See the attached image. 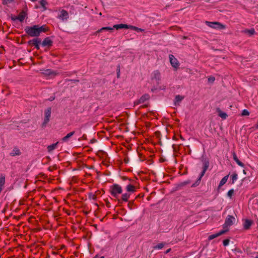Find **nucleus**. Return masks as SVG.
Returning a JSON list of instances; mask_svg holds the SVG:
<instances>
[{"label":"nucleus","mask_w":258,"mask_h":258,"mask_svg":"<svg viewBox=\"0 0 258 258\" xmlns=\"http://www.w3.org/2000/svg\"><path fill=\"white\" fill-rule=\"evenodd\" d=\"M47 31V28L46 25H42L39 26V25H35L33 26H27L25 28L26 33L31 37H38L42 32H45Z\"/></svg>","instance_id":"obj_1"},{"label":"nucleus","mask_w":258,"mask_h":258,"mask_svg":"<svg viewBox=\"0 0 258 258\" xmlns=\"http://www.w3.org/2000/svg\"><path fill=\"white\" fill-rule=\"evenodd\" d=\"M110 191L111 195L113 197L117 198L118 195L122 192V188L119 185L114 184L110 186Z\"/></svg>","instance_id":"obj_2"},{"label":"nucleus","mask_w":258,"mask_h":258,"mask_svg":"<svg viewBox=\"0 0 258 258\" xmlns=\"http://www.w3.org/2000/svg\"><path fill=\"white\" fill-rule=\"evenodd\" d=\"M205 23L209 27L216 29L222 30L225 29V25L218 22L206 21Z\"/></svg>","instance_id":"obj_3"},{"label":"nucleus","mask_w":258,"mask_h":258,"mask_svg":"<svg viewBox=\"0 0 258 258\" xmlns=\"http://www.w3.org/2000/svg\"><path fill=\"white\" fill-rule=\"evenodd\" d=\"M209 163L208 161L205 160L203 162V170L200 174V176L199 177L198 179L196 181V183H194L192 185V187H195L196 185H198L201 181V178L204 175L206 171L209 167Z\"/></svg>","instance_id":"obj_4"},{"label":"nucleus","mask_w":258,"mask_h":258,"mask_svg":"<svg viewBox=\"0 0 258 258\" xmlns=\"http://www.w3.org/2000/svg\"><path fill=\"white\" fill-rule=\"evenodd\" d=\"M235 220V218L231 215H228L225 219V223L223 224V228L228 229L227 228L229 226H231L233 224V222Z\"/></svg>","instance_id":"obj_5"},{"label":"nucleus","mask_w":258,"mask_h":258,"mask_svg":"<svg viewBox=\"0 0 258 258\" xmlns=\"http://www.w3.org/2000/svg\"><path fill=\"white\" fill-rule=\"evenodd\" d=\"M51 113V108L48 107L45 110V117L42 123L43 126H45L49 122Z\"/></svg>","instance_id":"obj_6"},{"label":"nucleus","mask_w":258,"mask_h":258,"mask_svg":"<svg viewBox=\"0 0 258 258\" xmlns=\"http://www.w3.org/2000/svg\"><path fill=\"white\" fill-rule=\"evenodd\" d=\"M41 39L40 38H37L29 40L28 43L30 45L34 46L37 50H39L40 49L39 44L41 43Z\"/></svg>","instance_id":"obj_7"},{"label":"nucleus","mask_w":258,"mask_h":258,"mask_svg":"<svg viewBox=\"0 0 258 258\" xmlns=\"http://www.w3.org/2000/svg\"><path fill=\"white\" fill-rule=\"evenodd\" d=\"M169 59L171 66L177 69L179 66V63L178 60L172 54L169 55Z\"/></svg>","instance_id":"obj_8"},{"label":"nucleus","mask_w":258,"mask_h":258,"mask_svg":"<svg viewBox=\"0 0 258 258\" xmlns=\"http://www.w3.org/2000/svg\"><path fill=\"white\" fill-rule=\"evenodd\" d=\"M53 41L49 37L45 38L42 42L43 46H48V47L52 45Z\"/></svg>","instance_id":"obj_9"},{"label":"nucleus","mask_w":258,"mask_h":258,"mask_svg":"<svg viewBox=\"0 0 258 258\" xmlns=\"http://www.w3.org/2000/svg\"><path fill=\"white\" fill-rule=\"evenodd\" d=\"M227 231H228V229H224V230H221L220 231H219V232H218L216 234H214L210 235L208 237V239L210 240H212L219 236H220V235L224 234Z\"/></svg>","instance_id":"obj_10"},{"label":"nucleus","mask_w":258,"mask_h":258,"mask_svg":"<svg viewBox=\"0 0 258 258\" xmlns=\"http://www.w3.org/2000/svg\"><path fill=\"white\" fill-rule=\"evenodd\" d=\"M150 98V96L148 94H145L143 95L141 98L137 101V104H141L144 103L146 101L149 100Z\"/></svg>","instance_id":"obj_11"},{"label":"nucleus","mask_w":258,"mask_h":258,"mask_svg":"<svg viewBox=\"0 0 258 258\" xmlns=\"http://www.w3.org/2000/svg\"><path fill=\"white\" fill-rule=\"evenodd\" d=\"M58 18L62 20H67L69 18V14L68 12L64 10H62L60 11V14L58 16Z\"/></svg>","instance_id":"obj_12"},{"label":"nucleus","mask_w":258,"mask_h":258,"mask_svg":"<svg viewBox=\"0 0 258 258\" xmlns=\"http://www.w3.org/2000/svg\"><path fill=\"white\" fill-rule=\"evenodd\" d=\"M113 28L116 29V30L119 29H130V25H128L126 24H117L113 25Z\"/></svg>","instance_id":"obj_13"},{"label":"nucleus","mask_w":258,"mask_h":258,"mask_svg":"<svg viewBox=\"0 0 258 258\" xmlns=\"http://www.w3.org/2000/svg\"><path fill=\"white\" fill-rule=\"evenodd\" d=\"M42 73L44 75H47V76H50V75L56 76L58 74L57 73H56L55 71H52L50 69H47L45 70H43V72H42Z\"/></svg>","instance_id":"obj_14"},{"label":"nucleus","mask_w":258,"mask_h":258,"mask_svg":"<svg viewBox=\"0 0 258 258\" xmlns=\"http://www.w3.org/2000/svg\"><path fill=\"white\" fill-rule=\"evenodd\" d=\"M27 16V13L25 11H22L17 16V18L18 19V20H19L20 22H23L25 18H26Z\"/></svg>","instance_id":"obj_15"},{"label":"nucleus","mask_w":258,"mask_h":258,"mask_svg":"<svg viewBox=\"0 0 258 258\" xmlns=\"http://www.w3.org/2000/svg\"><path fill=\"white\" fill-rule=\"evenodd\" d=\"M232 156H233V159L236 162V163L239 166H240L241 167H244V164L239 160V159H238V158H237L235 153L234 152H233L232 153Z\"/></svg>","instance_id":"obj_16"},{"label":"nucleus","mask_w":258,"mask_h":258,"mask_svg":"<svg viewBox=\"0 0 258 258\" xmlns=\"http://www.w3.org/2000/svg\"><path fill=\"white\" fill-rule=\"evenodd\" d=\"M114 29L113 27L112 28L109 27H102L101 29L98 30L94 33V35H97V33H100L104 30L109 31L111 32Z\"/></svg>","instance_id":"obj_17"},{"label":"nucleus","mask_w":258,"mask_h":258,"mask_svg":"<svg viewBox=\"0 0 258 258\" xmlns=\"http://www.w3.org/2000/svg\"><path fill=\"white\" fill-rule=\"evenodd\" d=\"M252 224V221L251 220L246 219L243 224V227L246 230L249 229Z\"/></svg>","instance_id":"obj_18"},{"label":"nucleus","mask_w":258,"mask_h":258,"mask_svg":"<svg viewBox=\"0 0 258 258\" xmlns=\"http://www.w3.org/2000/svg\"><path fill=\"white\" fill-rule=\"evenodd\" d=\"M242 33L244 34H247L249 36H252L255 33V31L253 28H251L250 29H245L242 31Z\"/></svg>","instance_id":"obj_19"},{"label":"nucleus","mask_w":258,"mask_h":258,"mask_svg":"<svg viewBox=\"0 0 258 258\" xmlns=\"http://www.w3.org/2000/svg\"><path fill=\"white\" fill-rule=\"evenodd\" d=\"M184 98L183 96H180L179 95H176L175 98L174 100V105L175 106L179 105V102H181Z\"/></svg>","instance_id":"obj_20"},{"label":"nucleus","mask_w":258,"mask_h":258,"mask_svg":"<svg viewBox=\"0 0 258 258\" xmlns=\"http://www.w3.org/2000/svg\"><path fill=\"white\" fill-rule=\"evenodd\" d=\"M21 152L18 148H14L12 152L10 153V155L12 156H15L20 155Z\"/></svg>","instance_id":"obj_21"},{"label":"nucleus","mask_w":258,"mask_h":258,"mask_svg":"<svg viewBox=\"0 0 258 258\" xmlns=\"http://www.w3.org/2000/svg\"><path fill=\"white\" fill-rule=\"evenodd\" d=\"M58 142L49 145L47 147V150L48 152H51L56 149Z\"/></svg>","instance_id":"obj_22"},{"label":"nucleus","mask_w":258,"mask_h":258,"mask_svg":"<svg viewBox=\"0 0 258 258\" xmlns=\"http://www.w3.org/2000/svg\"><path fill=\"white\" fill-rule=\"evenodd\" d=\"M75 134V131L71 132L68 134L66 136L62 138L61 140L63 142H66L68 140V139L71 138L72 136Z\"/></svg>","instance_id":"obj_23"},{"label":"nucleus","mask_w":258,"mask_h":258,"mask_svg":"<svg viewBox=\"0 0 258 258\" xmlns=\"http://www.w3.org/2000/svg\"><path fill=\"white\" fill-rule=\"evenodd\" d=\"M5 183V177L4 176L1 175L0 177V193L1 192L3 187L4 186Z\"/></svg>","instance_id":"obj_24"},{"label":"nucleus","mask_w":258,"mask_h":258,"mask_svg":"<svg viewBox=\"0 0 258 258\" xmlns=\"http://www.w3.org/2000/svg\"><path fill=\"white\" fill-rule=\"evenodd\" d=\"M217 112L219 113V116L223 119H225L227 116L226 113L222 112L219 108L217 109Z\"/></svg>","instance_id":"obj_25"},{"label":"nucleus","mask_w":258,"mask_h":258,"mask_svg":"<svg viewBox=\"0 0 258 258\" xmlns=\"http://www.w3.org/2000/svg\"><path fill=\"white\" fill-rule=\"evenodd\" d=\"M228 178V175L225 176L220 181L219 184V187L223 185L227 181Z\"/></svg>","instance_id":"obj_26"},{"label":"nucleus","mask_w":258,"mask_h":258,"mask_svg":"<svg viewBox=\"0 0 258 258\" xmlns=\"http://www.w3.org/2000/svg\"><path fill=\"white\" fill-rule=\"evenodd\" d=\"M126 188L127 191L128 192H134L136 190L135 187L134 185L130 184L126 186Z\"/></svg>","instance_id":"obj_27"},{"label":"nucleus","mask_w":258,"mask_h":258,"mask_svg":"<svg viewBox=\"0 0 258 258\" xmlns=\"http://www.w3.org/2000/svg\"><path fill=\"white\" fill-rule=\"evenodd\" d=\"M40 5L43 8L44 10H46L47 8L46 7V5H48V3L46 0H40L39 2Z\"/></svg>","instance_id":"obj_28"},{"label":"nucleus","mask_w":258,"mask_h":258,"mask_svg":"<svg viewBox=\"0 0 258 258\" xmlns=\"http://www.w3.org/2000/svg\"><path fill=\"white\" fill-rule=\"evenodd\" d=\"M153 78L156 80H159L160 78V73L159 71H155L153 73Z\"/></svg>","instance_id":"obj_29"},{"label":"nucleus","mask_w":258,"mask_h":258,"mask_svg":"<svg viewBox=\"0 0 258 258\" xmlns=\"http://www.w3.org/2000/svg\"><path fill=\"white\" fill-rule=\"evenodd\" d=\"M130 195L128 194H124L121 196V201L124 202H127L128 198H130Z\"/></svg>","instance_id":"obj_30"},{"label":"nucleus","mask_w":258,"mask_h":258,"mask_svg":"<svg viewBox=\"0 0 258 258\" xmlns=\"http://www.w3.org/2000/svg\"><path fill=\"white\" fill-rule=\"evenodd\" d=\"M165 244L166 243L165 242H161V243L156 245V246H154L153 247V248H154V249H161L164 246Z\"/></svg>","instance_id":"obj_31"},{"label":"nucleus","mask_w":258,"mask_h":258,"mask_svg":"<svg viewBox=\"0 0 258 258\" xmlns=\"http://www.w3.org/2000/svg\"><path fill=\"white\" fill-rule=\"evenodd\" d=\"M130 29H131L132 30H135L137 32H143L144 31V29H142L141 28H139L137 27H136V26H132V25H130Z\"/></svg>","instance_id":"obj_32"},{"label":"nucleus","mask_w":258,"mask_h":258,"mask_svg":"<svg viewBox=\"0 0 258 258\" xmlns=\"http://www.w3.org/2000/svg\"><path fill=\"white\" fill-rule=\"evenodd\" d=\"M231 178L232 180V183L233 184L237 179V174L236 173L232 174V175L231 176Z\"/></svg>","instance_id":"obj_33"},{"label":"nucleus","mask_w":258,"mask_h":258,"mask_svg":"<svg viewBox=\"0 0 258 258\" xmlns=\"http://www.w3.org/2000/svg\"><path fill=\"white\" fill-rule=\"evenodd\" d=\"M233 193H234V190L233 189H230L228 191V193H227V196L229 197V198H231L232 195H233Z\"/></svg>","instance_id":"obj_34"},{"label":"nucleus","mask_w":258,"mask_h":258,"mask_svg":"<svg viewBox=\"0 0 258 258\" xmlns=\"http://www.w3.org/2000/svg\"><path fill=\"white\" fill-rule=\"evenodd\" d=\"M229 240L228 239H226L224 240L223 241V244L224 246H227L229 244Z\"/></svg>","instance_id":"obj_35"},{"label":"nucleus","mask_w":258,"mask_h":258,"mask_svg":"<svg viewBox=\"0 0 258 258\" xmlns=\"http://www.w3.org/2000/svg\"><path fill=\"white\" fill-rule=\"evenodd\" d=\"M249 112L246 110V109H244L242 112V115H249Z\"/></svg>","instance_id":"obj_36"},{"label":"nucleus","mask_w":258,"mask_h":258,"mask_svg":"<svg viewBox=\"0 0 258 258\" xmlns=\"http://www.w3.org/2000/svg\"><path fill=\"white\" fill-rule=\"evenodd\" d=\"M189 183V182H188V181H184V182L180 183L179 185L180 186H183L188 184Z\"/></svg>","instance_id":"obj_37"},{"label":"nucleus","mask_w":258,"mask_h":258,"mask_svg":"<svg viewBox=\"0 0 258 258\" xmlns=\"http://www.w3.org/2000/svg\"><path fill=\"white\" fill-rule=\"evenodd\" d=\"M215 81V78L214 77H210L208 78V82L210 83H213Z\"/></svg>","instance_id":"obj_38"},{"label":"nucleus","mask_w":258,"mask_h":258,"mask_svg":"<svg viewBox=\"0 0 258 258\" xmlns=\"http://www.w3.org/2000/svg\"><path fill=\"white\" fill-rule=\"evenodd\" d=\"M119 73H120V69H119V67L118 66V69H117V78L119 77Z\"/></svg>","instance_id":"obj_39"},{"label":"nucleus","mask_w":258,"mask_h":258,"mask_svg":"<svg viewBox=\"0 0 258 258\" xmlns=\"http://www.w3.org/2000/svg\"><path fill=\"white\" fill-rule=\"evenodd\" d=\"M17 17H12V20L13 21H16L17 20H18V19H17Z\"/></svg>","instance_id":"obj_40"},{"label":"nucleus","mask_w":258,"mask_h":258,"mask_svg":"<svg viewBox=\"0 0 258 258\" xmlns=\"http://www.w3.org/2000/svg\"><path fill=\"white\" fill-rule=\"evenodd\" d=\"M55 99V97H51L49 99V100L50 101H52L53 100H54Z\"/></svg>","instance_id":"obj_41"},{"label":"nucleus","mask_w":258,"mask_h":258,"mask_svg":"<svg viewBox=\"0 0 258 258\" xmlns=\"http://www.w3.org/2000/svg\"><path fill=\"white\" fill-rule=\"evenodd\" d=\"M7 3H10L12 2L14 0H4Z\"/></svg>","instance_id":"obj_42"},{"label":"nucleus","mask_w":258,"mask_h":258,"mask_svg":"<svg viewBox=\"0 0 258 258\" xmlns=\"http://www.w3.org/2000/svg\"><path fill=\"white\" fill-rule=\"evenodd\" d=\"M70 81L73 82H78L79 81L78 80H70Z\"/></svg>","instance_id":"obj_43"},{"label":"nucleus","mask_w":258,"mask_h":258,"mask_svg":"<svg viewBox=\"0 0 258 258\" xmlns=\"http://www.w3.org/2000/svg\"><path fill=\"white\" fill-rule=\"evenodd\" d=\"M170 250H171V249H170V248H169V249H167V250H166V251L165 253H168V252H169L170 251Z\"/></svg>","instance_id":"obj_44"},{"label":"nucleus","mask_w":258,"mask_h":258,"mask_svg":"<svg viewBox=\"0 0 258 258\" xmlns=\"http://www.w3.org/2000/svg\"><path fill=\"white\" fill-rule=\"evenodd\" d=\"M255 128H258V120H257V123H256V124Z\"/></svg>","instance_id":"obj_45"},{"label":"nucleus","mask_w":258,"mask_h":258,"mask_svg":"<svg viewBox=\"0 0 258 258\" xmlns=\"http://www.w3.org/2000/svg\"><path fill=\"white\" fill-rule=\"evenodd\" d=\"M94 257L100 258V257H99L98 255H96Z\"/></svg>","instance_id":"obj_46"},{"label":"nucleus","mask_w":258,"mask_h":258,"mask_svg":"<svg viewBox=\"0 0 258 258\" xmlns=\"http://www.w3.org/2000/svg\"><path fill=\"white\" fill-rule=\"evenodd\" d=\"M187 37H186V36H183V39H187Z\"/></svg>","instance_id":"obj_47"},{"label":"nucleus","mask_w":258,"mask_h":258,"mask_svg":"<svg viewBox=\"0 0 258 258\" xmlns=\"http://www.w3.org/2000/svg\"><path fill=\"white\" fill-rule=\"evenodd\" d=\"M243 172L244 174H246V172H245V171L244 170H243Z\"/></svg>","instance_id":"obj_48"},{"label":"nucleus","mask_w":258,"mask_h":258,"mask_svg":"<svg viewBox=\"0 0 258 258\" xmlns=\"http://www.w3.org/2000/svg\"><path fill=\"white\" fill-rule=\"evenodd\" d=\"M93 258H96V257H93ZM100 258H104V256H101L100 257Z\"/></svg>","instance_id":"obj_49"},{"label":"nucleus","mask_w":258,"mask_h":258,"mask_svg":"<svg viewBox=\"0 0 258 258\" xmlns=\"http://www.w3.org/2000/svg\"><path fill=\"white\" fill-rule=\"evenodd\" d=\"M93 197H94V199H95V195H93Z\"/></svg>","instance_id":"obj_50"},{"label":"nucleus","mask_w":258,"mask_h":258,"mask_svg":"<svg viewBox=\"0 0 258 258\" xmlns=\"http://www.w3.org/2000/svg\"><path fill=\"white\" fill-rule=\"evenodd\" d=\"M118 202H119V203H121V201H120V200H118Z\"/></svg>","instance_id":"obj_51"},{"label":"nucleus","mask_w":258,"mask_h":258,"mask_svg":"<svg viewBox=\"0 0 258 258\" xmlns=\"http://www.w3.org/2000/svg\"><path fill=\"white\" fill-rule=\"evenodd\" d=\"M79 131L80 133L81 132V128L79 129Z\"/></svg>","instance_id":"obj_52"},{"label":"nucleus","mask_w":258,"mask_h":258,"mask_svg":"<svg viewBox=\"0 0 258 258\" xmlns=\"http://www.w3.org/2000/svg\"><path fill=\"white\" fill-rule=\"evenodd\" d=\"M255 258H258V256H256Z\"/></svg>","instance_id":"obj_53"}]
</instances>
